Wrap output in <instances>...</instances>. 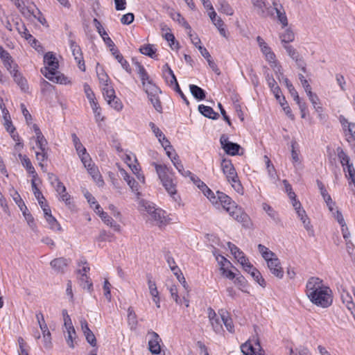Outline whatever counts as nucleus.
Here are the masks:
<instances>
[{
	"label": "nucleus",
	"mask_w": 355,
	"mask_h": 355,
	"mask_svg": "<svg viewBox=\"0 0 355 355\" xmlns=\"http://www.w3.org/2000/svg\"><path fill=\"white\" fill-rule=\"evenodd\" d=\"M209 318L214 331L216 334H221L223 331L221 318L217 317L215 311L211 309L209 311Z\"/></svg>",
	"instance_id": "obj_19"
},
{
	"label": "nucleus",
	"mask_w": 355,
	"mask_h": 355,
	"mask_svg": "<svg viewBox=\"0 0 355 355\" xmlns=\"http://www.w3.org/2000/svg\"><path fill=\"white\" fill-rule=\"evenodd\" d=\"M150 219L153 220L155 224L160 228L165 227L173 220V218L171 217L170 214H167L166 211L160 208L157 209Z\"/></svg>",
	"instance_id": "obj_8"
},
{
	"label": "nucleus",
	"mask_w": 355,
	"mask_h": 355,
	"mask_svg": "<svg viewBox=\"0 0 355 355\" xmlns=\"http://www.w3.org/2000/svg\"><path fill=\"white\" fill-rule=\"evenodd\" d=\"M341 299L348 310L350 311L352 314H354L355 302H354L353 297L348 292L343 291L341 295Z\"/></svg>",
	"instance_id": "obj_32"
},
{
	"label": "nucleus",
	"mask_w": 355,
	"mask_h": 355,
	"mask_svg": "<svg viewBox=\"0 0 355 355\" xmlns=\"http://www.w3.org/2000/svg\"><path fill=\"white\" fill-rule=\"evenodd\" d=\"M264 159H266L268 175L271 179L275 180L277 178V173L273 164H271L270 159L266 155L264 157Z\"/></svg>",
	"instance_id": "obj_48"
},
{
	"label": "nucleus",
	"mask_w": 355,
	"mask_h": 355,
	"mask_svg": "<svg viewBox=\"0 0 355 355\" xmlns=\"http://www.w3.org/2000/svg\"><path fill=\"white\" fill-rule=\"evenodd\" d=\"M102 92L105 101L107 102L110 99L115 98V91L111 85H105L102 87Z\"/></svg>",
	"instance_id": "obj_42"
},
{
	"label": "nucleus",
	"mask_w": 355,
	"mask_h": 355,
	"mask_svg": "<svg viewBox=\"0 0 355 355\" xmlns=\"http://www.w3.org/2000/svg\"><path fill=\"white\" fill-rule=\"evenodd\" d=\"M284 48L286 49L287 54L297 62L300 61V56L297 50L290 44H284Z\"/></svg>",
	"instance_id": "obj_41"
},
{
	"label": "nucleus",
	"mask_w": 355,
	"mask_h": 355,
	"mask_svg": "<svg viewBox=\"0 0 355 355\" xmlns=\"http://www.w3.org/2000/svg\"><path fill=\"white\" fill-rule=\"evenodd\" d=\"M94 24L96 28L97 32L102 37L103 40L104 41L105 44L107 46H114V42L112 40V39L109 37L107 33L103 27L101 23L96 18L93 20Z\"/></svg>",
	"instance_id": "obj_20"
},
{
	"label": "nucleus",
	"mask_w": 355,
	"mask_h": 355,
	"mask_svg": "<svg viewBox=\"0 0 355 355\" xmlns=\"http://www.w3.org/2000/svg\"><path fill=\"white\" fill-rule=\"evenodd\" d=\"M84 87V92L85 93V95L89 102V104L92 103V102L96 101L95 95L89 87V85L87 83H85L83 85Z\"/></svg>",
	"instance_id": "obj_59"
},
{
	"label": "nucleus",
	"mask_w": 355,
	"mask_h": 355,
	"mask_svg": "<svg viewBox=\"0 0 355 355\" xmlns=\"http://www.w3.org/2000/svg\"><path fill=\"white\" fill-rule=\"evenodd\" d=\"M190 92L198 101H202L206 97V92L201 87L196 85H189Z\"/></svg>",
	"instance_id": "obj_33"
},
{
	"label": "nucleus",
	"mask_w": 355,
	"mask_h": 355,
	"mask_svg": "<svg viewBox=\"0 0 355 355\" xmlns=\"http://www.w3.org/2000/svg\"><path fill=\"white\" fill-rule=\"evenodd\" d=\"M216 6L218 10L221 13L225 14L228 16L234 15V9L227 0H218Z\"/></svg>",
	"instance_id": "obj_30"
},
{
	"label": "nucleus",
	"mask_w": 355,
	"mask_h": 355,
	"mask_svg": "<svg viewBox=\"0 0 355 355\" xmlns=\"http://www.w3.org/2000/svg\"><path fill=\"white\" fill-rule=\"evenodd\" d=\"M267 266L270 272L278 279H282L284 277V270L281 266V262L277 258L273 259L267 263Z\"/></svg>",
	"instance_id": "obj_18"
},
{
	"label": "nucleus",
	"mask_w": 355,
	"mask_h": 355,
	"mask_svg": "<svg viewBox=\"0 0 355 355\" xmlns=\"http://www.w3.org/2000/svg\"><path fill=\"white\" fill-rule=\"evenodd\" d=\"M253 9L262 17H272L273 12L270 11L268 3L266 0H250Z\"/></svg>",
	"instance_id": "obj_9"
},
{
	"label": "nucleus",
	"mask_w": 355,
	"mask_h": 355,
	"mask_svg": "<svg viewBox=\"0 0 355 355\" xmlns=\"http://www.w3.org/2000/svg\"><path fill=\"white\" fill-rule=\"evenodd\" d=\"M306 294L309 300L317 306L327 308L332 304L333 295L329 287L318 277H311L306 285Z\"/></svg>",
	"instance_id": "obj_1"
},
{
	"label": "nucleus",
	"mask_w": 355,
	"mask_h": 355,
	"mask_svg": "<svg viewBox=\"0 0 355 355\" xmlns=\"http://www.w3.org/2000/svg\"><path fill=\"white\" fill-rule=\"evenodd\" d=\"M70 263L71 260L69 259L59 257L53 259L50 262V265L54 270L55 272L58 274H64Z\"/></svg>",
	"instance_id": "obj_15"
},
{
	"label": "nucleus",
	"mask_w": 355,
	"mask_h": 355,
	"mask_svg": "<svg viewBox=\"0 0 355 355\" xmlns=\"http://www.w3.org/2000/svg\"><path fill=\"white\" fill-rule=\"evenodd\" d=\"M220 143L222 148L227 155L232 156L239 155V150L241 148V146L236 143L229 141V138L227 135H223L220 137Z\"/></svg>",
	"instance_id": "obj_10"
},
{
	"label": "nucleus",
	"mask_w": 355,
	"mask_h": 355,
	"mask_svg": "<svg viewBox=\"0 0 355 355\" xmlns=\"http://www.w3.org/2000/svg\"><path fill=\"white\" fill-rule=\"evenodd\" d=\"M209 201L218 209L221 206L231 217L238 223H241L243 226H249L250 223L249 216L225 193L219 191H216V193L211 196Z\"/></svg>",
	"instance_id": "obj_2"
},
{
	"label": "nucleus",
	"mask_w": 355,
	"mask_h": 355,
	"mask_svg": "<svg viewBox=\"0 0 355 355\" xmlns=\"http://www.w3.org/2000/svg\"><path fill=\"white\" fill-rule=\"evenodd\" d=\"M82 163L87 168L88 173L92 176L94 181L98 187H103L105 184L102 175H101L98 167L93 163L90 156H87V159L83 158Z\"/></svg>",
	"instance_id": "obj_7"
},
{
	"label": "nucleus",
	"mask_w": 355,
	"mask_h": 355,
	"mask_svg": "<svg viewBox=\"0 0 355 355\" xmlns=\"http://www.w3.org/2000/svg\"><path fill=\"white\" fill-rule=\"evenodd\" d=\"M320 194L322 196L324 200L325 201L329 211L333 212L334 207L335 206V202L332 200L331 196L329 194L327 189L320 191Z\"/></svg>",
	"instance_id": "obj_44"
},
{
	"label": "nucleus",
	"mask_w": 355,
	"mask_h": 355,
	"mask_svg": "<svg viewBox=\"0 0 355 355\" xmlns=\"http://www.w3.org/2000/svg\"><path fill=\"white\" fill-rule=\"evenodd\" d=\"M139 51L146 55H148L152 58L155 55V49H154L153 45L148 44L141 46Z\"/></svg>",
	"instance_id": "obj_52"
},
{
	"label": "nucleus",
	"mask_w": 355,
	"mask_h": 355,
	"mask_svg": "<svg viewBox=\"0 0 355 355\" xmlns=\"http://www.w3.org/2000/svg\"><path fill=\"white\" fill-rule=\"evenodd\" d=\"M245 271L249 273L253 279L261 287L265 288L266 286V281L263 278L261 272L255 267H254L253 265L251 266H248V269Z\"/></svg>",
	"instance_id": "obj_25"
},
{
	"label": "nucleus",
	"mask_w": 355,
	"mask_h": 355,
	"mask_svg": "<svg viewBox=\"0 0 355 355\" xmlns=\"http://www.w3.org/2000/svg\"><path fill=\"white\" fill-rule=\"evenodd\" d=\"M143 87L154 108L158 112H162V106L159 98V94L161 93L159 88L153 81L147 82Z\"/></svg>",
	"instance_id": "obj_5"
},
{
	"label": "nucleus",
	"mask_w": 355,
	"mask_h": 355,
	"mask_svg": "<svg viewBox=\"0 0 355 355\" xmlns=\"http://www.w3.org/2000/svg\"><path fill=\"white\" fill-rule=\"evenodd\" d=\"M91 107L93 110V112L95 116V119L96 121H103V118L101 116V107L98 105V103L96 101L92 102L90 103Z\"/></svg>",
	"instance_id": "obj_57"
},
{
	"label": "nucleus",
	"mask_w": 355,
	"mask_h": 355,
	"mask_svg": "<svg viewBox=\"0 0 355 355\" xmlns=\"http://www.w3.org/2000/svg\"><path fill=\"white\" fill-rule=\"evenodd\" d=\"M116 60L121 64V67H123V69L124 70H125V71H127L129 73H131L130 66L128 62L123 58V56L122 55V54L118 55L116 56Z\"/></svg>",
	"instance_id": "obj_64"
},
{
	"label": "nucleus",
	"mask_w": 355,
	"mask_h": 355,
	"mask_svg": "<svg viewBox=\"0 0 355 355\" xmlns=\"http://www.w3.org/2000/svg\"><path fill=\"white\" fill-rule=\"evenodd\" d=\"M31 187H32L33 192L35 198L38 200V202L40 205V207H43V203L45 201V198H44V196L42 195V192L40 191V189L37 187L35 179H33L31 181Z\"/></svg>",
	"instance_id": "obj_39"
},
{
	"label": "nucleus",
	"mask_w": 355,
	"mask_h": 355,
	"mask_svg": "<svg viewBox=\"0 0 355 355\" xmlns=\"http://www.w3.org/2000/svg\"><path fill=\"white\" fill-rule=\"evenodd\" d=\"M221 170L225 175L227 181L231 184L232 188L239 193H242L243 187L239 179L237 172L229 159H223L220 162Z\"/></svg>",
	"instance_id": "obj_4"
},
{
	"label": "nucleus",
	"mask_w": 355,
	"mask_h": 355,
	"mask_svg": "<svg viewBox=\"0 0 355 355\" xmlns=\"http://www.w3.org/2000/svg\"><path fill=\"white\" fill-rule=\"evenodd\" d=\"M166 67L167 68V70H168L167 71L168 72V74L171 76V85H174V90L177 93H178V94L180 96V97L184 101V102L187 105H189V101H188L187 98L186 97V96L184 94V93L181 90L173 70L171 69V67H168L167 66Z\"/></svg>",
	"instance_id": "obj_23"
},
{
	"label": "nucleus",
	"mask_w": 355,
	"mask_h": 355,
	"mask_svg": "<svg viewBox=\"0 0 355 355\" xmlns=\"http://www.w3.org/2000/svg\"><path fill=\"white\" fill-rule=\"evenodd\" d=\"M168 291L170 292L171 297L175 300L177 304L181 305L182 304V298L180 297L178 295V288L175 285H171L168 287Z\"/></svg>",
	"instance_id": "obj_46"
},
{
	"label": "nucleus",
	"mask_w": 355,
	"mask_h": 355,
	"mask_svg": "<svg viewBox=\"0 0 355 355\" xmlns=\"http://www.w3.org/2000/svg\"><path fill=\"white\" fill-rule=\"evenodd\" d=\"M150 336L148 340V349L153 354H159L161 352L160 343L162 339L159 336L155 331H150L148 332Z\"/></svg>",
	"instance_id": "obj_12"
},
{
	"label": "nucleus",
	"mask_w": 355,
	"mask_h": 355,
	"mask_svg": "<svg viewBox=\"0 0 355 355\" xmlns=\"http://www.w3.org/2000/svg\"><path fill=\"white\" fill-rule=\"evenodd\" d=\"M16 29L23 37H24L26 40H28L29 42L31 43V45L36 48L38 41L33 38V37L29 33L24 24L17 22Z\"/></svg>",
	"instance_id": "obj_21"
},
{
	"label": "nucleus",
	"mask_w": 355,
	"mask_h": 355,
	"mask_svg": "<svg viewBox=\"0 0 355 355\" xmlns=\"http://www.w3.org/2000/svg\"><path fill=\"white\" fill-rule=\"evenodd\" d=\"M97 76L102 87L110 85V78L103 69L97 70Z\"/></svg>",
	"instance_id": "obj_47"
},
{
	"label": "nucleus",
	"mask_w": 355,
	"mask_h": 355,
	"mask_svg": "<svg viewBox=\"0 0 355 355\" xmlns=\"http://www.w3.org/2000/svg\"><path fill=\"white\" fill-rule=\"evenodd\" d=\"M279 37L282 43L284 44H288L295 40V35L290 28H286L280 34Z\"/></svg>",
	"instance_id": "obj_37"
},
{
	"label": "nucleus",
	"mask_w": 355,
	"mask_h": 355,
	"mask_svg": "<svg viewBox=\"0 0 355 355\" xmlns=\"http://www.w3.org/2000/svg\"><path fill=\"white\" fill-rule=\"evenodd\" d=\"M44 62L46 66L44 70H42V73L49 80H53V76L58 72V62L51 52H48L45 54Z\"/></svg>",
	"instance_id": "obj_6"
},
{
	"label": "nucleus",
	"mask_w": 355,
	"mask_h": 355,
	"mask_svg": "<svg viewBox=\"0 0 355 355\" xmlns=\"http://www.w3.org/2000/svg\"><path fill=\"white\" fill-rule=\"evenodd\" d=\"M198 111L205 117L209 119H216L218 116V114L214 112L213 108L209 106L199 105Z\"/></svg>",
	"instance_id": "obj_34"
},
{
	"label": "nucleus",
	"mask_w": 355,
	"mask_h": 355,
	"mask_svg": "<svg viewBox=\"0 0 355 355\" xmlns=\"http://www.w3.org/2000/svg\"><path fill=\"white\" fill-rule=\"evenodd\" d=\"M256 40L260 48V50L261 53L263 54L266 60L268 62H274V59L276 58V56L273 51L271 50L270 47L268 45V44L261 36H257Z\"/></svg>",
	"instance_id": "obj_16"
},
{
	"label": "nucleus",
	"mask_w": 355,
	"mask_h": 355,
	"mask_svg": "<svg viewBox=\"0 0 355 355\" xmlns=\"http://www.w3.org/2000/svg\"><path fill=\"white\" fill-rule=\"evenodd\" d=\"M142 207L144 208V209L146 211V212L150 216V218L154 214V213L159 208H156L154 205V204L149 202H142Z\"/></svg>",
	"instance_id": "obj_62"
},
{
	"label": "nucleus",
	"mask_w": 355,
	"mask_h": 355,
	"mask_svg": "<svg viewBox=\"0 0 355 355\" xmlns=\"http://www.w3.org/2000/svg\"><path fill=\"white\" fill-rule=\"evenodd\" d=\"M221 320L226 327L227 330L230 333L234 332V326L233 324L232 319L230 317L228 312L220 310L219 311Z\"/></svg>",
	"instance_id": "obj_28"
},
{
	"label": "nucleus",
	"mask_w": 355,
	"mask_h": 355,
	"mask_svg": "<svg viewBox=\"0 0 355 355\" xmlns=\"http://www.w3.org/2000/svg\"><path fill=\"white\" fill-rule=\"evenodd\" d=\"M307 96L315 110L318 112L321 111L322 107L320 105V100L318 96L313 92L309 94Z\"/></svg>",
	"instance_id": "obj_53"
},
{
	"label": "nucleus",
	"mask_w": 355,
	"mask_h": 355,
	"mask_svg": "<svg viewBox=\"0 0 355 355\" xmlns=\"http://www.w3.org/2000/svg\"><path fill=\"white\" fill-rule=\"evenodd\" d=\"M270 67L272 68L275 73L276 74L277 78L279 79V81H281L282 80H284V73H283V71H282V66L277 62V60L276 58L274 59V62H268Z\"/></svg>",
	"instance_id": "obj_40"
},
{
	"label": "nucleus",
	"mask_w": 355,
	"mask_h": 355,
	"mask_svg": "<svg viewBox=\"0 0 355 355\" xmlns=\"http://www.w3.org/2000/svg\"><path fill=\"white\" fill-rule=\"evenodd\" d=\"M338 151V157L340 159V164L343 166L344 171H345V168L348 167V166H352V164H350L349 157L344 152V150L340 148L337 149Z\"/></svg>",
	"instance_id": "obj_38"
},
{
	"label": "nucleus",
	"mask_w": 355,
	"mask_h": 355,
	"mask_svg": "<svg viewBox=\"0 0 355 355\" xmlns=\"http://www.w3.org/2000/svg\"><path fill=\"white\" fill-rule=\"evenodd\" d=\"M198 50L203 56L206 60L208 62V64L209 67L217 74L220 73L219 69L218 68L216 64L214 62V61L212 60L211 55L209 54V51L207 50V49L202 46H198Z\"/></svg>",
	"instance_id": "obj_26"
},
{
	"label": "nucleus",
	"mask_w": 355,
	"mask_h": 355,
	"mask_svg": "<svg viewBox=\"0 0 355 355\" xmlns=\"http://www.w3.org/2000/svg\"><path fill=\"white\" fill-rule=\"evenodd\" d=\"M262 208L268 214V216L275 223H279L280 222L279 216L277 211H276L270 205L264 202L262 204Z\"/></svg>",
	"instance_id": "obj_35"
},
{
	"label": "nucleus",
	"mask_w": 355,
	"mask_h": 355,
	"mask_svg": "<svg viewBox=\"0 0 355 355\" xmlns=\"http://www.w3.org/2000/svg\"><path fill=\"white\" fill-rule=\"evenodd\" d=\"M69 46L78 68L82 71H85V64L80 47L73 40H69Z\"/></svg>",
	"instance_id": "obj_11"
},
{
	"label": "nucleus",
	"mask_w": 355,
	"mask_h": 355,
	"mask_svg": "<svg viewBox=\"0 0 355 355\" xmlns=\"http://www.w3.org/2000/svg\"><path fill=\"white\" fill-rule=\"evenodd\" d=\"M171 17L173 20L178 21L182 26H183L187 30H190L191 26L186 21V19L179 12H174L171 15Z\"/></svg>",
	"instance_id": "obj_50"
},
{
	"label": "nucleus",
	"mask_w": 355,
	"mask_h": 355,
	"mask_svg": "<svg viewBox=\"0 0 355 355\" xmlns=\"http://www.w3.org/2000/svg\"><path fill=\"white\" fill-rule=\"evenodd\" d=\"M162 31H168L164 35V38L168 42L170 46L173 48V46L175 44V38L174 35L171 32V29L166 26H164L162 28Z\"/></svg>",
	"instance_id": "obj_49"
},
{
	"label": "nucleus",
	"mask_w": 355,
	"mask_h": 355,
	"mask_svg": "<svg viewBox=\"0 0 355 355\" xmlns=\"http://www.w3.org/2000/svg\"><path fill=\"white\" fill-rule=\"evenodd\" d=\"M48 150H40L35 153L36 159L39 162V164L41 167L44 166L43 162L46 161L48 159Z\"/></svg>",
	"instance_id": "obj_63"
},
{
	"label": "nucleus",
	"mask_w": 355,
	"mask_h": 355,
	"mask_svg": "<svg viewBox=\"0 0 355 355\" xmlns=\"http://www.w3.org/2000/svg\"><path fill=\"white\" fill-rule=\"evenodd\" d=\"M76 150L82 161L83 158L87 159V156H89V155L87 153L86 148L83 146L80 143H78L76 146H74Z\"/></svg>",
	"instance_id": "obj_60"
},
{
	"label": "nucleus",
	"mask_w": 355,
	"mask_h": 355,
	"mask_svg": "<svg viewBox=\"0 0 355 355\" xmlns=\"http://www.w3.org/2000/svg\"><path fill=\"white\" fill-rule=\"evenodd\" d=\"M128 320L129 324L132 326L131 328L135 327L137 324V315L132 309V308L129 307L128 309Z\"/></svg>",
	"instance_id": "obj_55"
},
{
	"label": "nucleus",
	"mask_w": 355,
	"mask_h": 355,
	"mask_svg": "<svg viewBox=\"0 0 355 355\" xmlns=\"http://www.w3.org/2000/svg\"><path fill=\"white\" fill-rule=\"evenodd\" d=\"M173 164L178 172L184 177H189L191 178V175L193 174L191 173V171L188 170H185L182 162L178 159V161L173 160Z\"/></svg>",
	"instance_id": "obj_43"
},
{
	"label": "nucleus",
	"mask_w": 355,
	"mask_h": 355,
	"mask_svg": "<svg viewBox=\"0 0 355 355\" xmlns=\"http://www.w3.org/2000/svg\"><path fill=\"white\" fill-rule=\"evenodd\" d=\"M64 327L67 333V335L65 336L66 342L69 347L73 348V340L76 338V333L70 316H67L65 319Z\"/></svg>",
	"instance_id": "obj_14"
},
{
	"label": "nucleus",
	"mask_w": 355,
	"mask_h": 355,
	"mask_svg": "<svg viewBox=\"0 0 355 355\" xmlns=\"http://www.w3.org/2000/svg\"><path fill=\"white\" fill-rule=\"evenodd\" d=\"M10 74L12 75L14 81L20 87L21 89L26 92L28 89V83L26 79L18 71V65L15 64Z\"/></svg>",
	"instance_id": "obj_17"
},
{
	"label": "nucleus",
	"mask_w": 355,
	"mask_h": 355,
	"mask_svg": "<svg viewBox=\"0 0 355 355\" xmlns=\"http://www.w3.org/2000/svg\"><path fill=\"white\" fill-rule=\"evenodd\" d=\"M107 103L115 110L116 111H121L123 109V103L121 101L115 96V98H113L112 99H110L109 101H107Z\"/></svg>",
	"instance_id": "obj_56"
},
{
	"label": "nucleus",
	"mask_w": 355,
	"mask_h": 355,
	"mask_svg": "<svg viewBox=\"0 0 355 355\" xmlns=\"http://www.w3.org/2000/svg\"><path fill=\"white\" fill-rule=\"evenodd\" d=\"M291 146V159L292 163L295 168L301 166V159L300 155L299 146L296 141H292Z\"/></svg>",
	"instance_id": "obj_22"
},
{
	"label": "nucleus",
	"mask_w": 355,
	"mask_h": 355,
	"mask_svg": "<svg viewBox=\"0 0 355 355\" xmlns=\"http://www.w3.org/2000/svg\"><path fill=\"white\" fill-rule=\"evenodd\" d=\"M101 218L105 225L112 228L115 232H121V225L110 216L107 212L102 211Z\"/></svg>",
	"instance_id": "obj_27"
},
{
	"label": "nucleus",
	"mask_w": 355,
	"mask_h": 355,
	"mask_svg": "<svg viewBox=\"0 0 355 355\" xmlns=\"http://www.w3.org/2000/svg\"><path fill=\"white\" fill-rule=\"evenodd\" d=\"M18 157L21 160L22 166L26 169L28 173L33 175V179H35L37 176V173L30 159L26 155H23L20 153L18 155Z\"/></svg>",
	"instance_id": "obj_31"
},
{
	"label": "nucleus",
	"mask_w": 355,
	"mask_h": 355,
	"mask_svg": "<svg viewBox=\"0 0 355 355\" xmlns=\"http://www.w3.org/2000/svg\"><path fill=\"white\" fill-rule=\"evenodd\" d=\"M273 10L275 11L277 19L278 22L281 24L282 28L286 27L288 24V21L283 6H279L277 8H275Z\"/></svg>",
	"instance_id": "obj_29"
},
{
	"label": "nucleus",
	"mask_w": 355,
	"mask_h": 355,
	"mask_svg": "<svg viewBox=\"0 0 355 355\" xmlns=\"http://www.w3.org/2000/svg\"><path fill=\"white\" fill-rule=\"evenodd\" d=\"M215 26L218 28L220 34L225 37H228V34L224 28L225 24L220 17L217 18V21L214 24Z\"/></svg>",
	"instance_id": "obj_58"
},
{
	"label": "nucleus",
	"mask_w": 355,
	"mask_h": 355,
	"mask_svg": "<svg viewBox=\"0 0 355 355\" xmlns=\"http://www.w3.org/2000/svg\"><path fill=\"white\" fill-rule=\"evenodd\" d=\"M136 66L137 68L138 74L139 75L140 79L141 80L142 85L146 84L147 82L152 81L143 65H141L139 62H136Z\"/></svg>",
	"instance_id": "obj_36"
},
{
	"label": "nucleus",
	"mask_w": 355,
	"mask_h": 355,
	"mask_svg": "<svg viewBox=\"0 0 355 355\" xmlns=\"http://www.w3.org/2000/svg\"><path fill=\"white\" fill-rule=\"evenodd\" d=\"M58 196H59V200L60 201H62L64 202V204L68 206V207H71V205H72V198L71 196L67 192V190L63 192V193H61L60 194H58Z\"/></svg>",
	"instance_id": "obj_61"
},
{
	"label": "nucleus",
	"mask_w": 355,
	"mask_h": 355,
	"mask_svg": "<svg viewBox=\"0 0 355 355\" xmlns=\"http://www.w3.org/2000/svg\"><path fill=\"white\" fill-rule=\"evenodd\" d=\"M191 180L202 191L209 200L214 195V193L196 175H191Z\"/></svg>",
	"instance_id": "obj_24"
},
{
	"label": "nucleus",
	"mask_w": 355,
	"mask_h": 355,
	"mask_svg": "<svg viewBox=\"0 0 355 355\" xmlns=\"http://www.w3.org/2000/svg\"><path fill=\"white\" fill-rule=\"evenodd\" d=\"M156 172L163 187L173 200L180 205V196L177 194V182L173 178L172 169L164 164L153 163Z\"/></svg>",
	"instance_id": "obj_3"
},
{
	"label": "nucleus",
	"mask_w": 355,
	"mask_h": 355,
	"mask_svg": "<svg viewBox=\"0 0 355 355\" xmlns=\"http://www.w3.org/2000/svg\"><path fill=\"white\" fill-rule=\"evenodd\" d=\"M285 83V85L289 91L291 96L293 98L294 101H298L299 95L295 87H293V84L289 81V80L287 78H284V80Z\"/></svg>",
	"instance_id": "obj_51"
},
{
	"label": "nucleus",
	"mask_w": 355,
	"mask_h": 355,
	"mask_svg": "<svg viewBox=\"0 0 355 355\" xmlns=\"http://www.w3.org/2000/svg\"><path fill=\"white\" fill-rule=\"evenodd\" d=\"M80 284L83 288L91 291L93 286L92 283L89 280V277L86 274H82L79 278Z\"/></svg>",
	"instance_id": "obj_45"
},
{
	"label": "nucleus",
	"mask_w": 355,
	"mask_h": 355,
	"mask_svg": "<svg viewBox=\"0 0 355 355\" xmlns=\"http://www.w3.org/2000/svg\"><path fill=\"white\" fill-rule=\"evenodd\" d=\"M241 352L244 355H263L261 345L258 341L252 344L247 341L241 346Z\"/></svg>",
	"instance_id": "obj_13"
},
{
	"label": "nucleus",
	"mask_w": 355,
	"mask_h": 355,
	"mask_svg": "<svg viewBox=\"0 0 355 355\" xmlns=\"http://www.w3.org/2000/svg\"><path fill=\"white\" fill-rule=\"evenodd\" d=\"M45 218L51 229L53 230H60L61 229L58 220L52 215H49Z\"/></svg>",
	"instance_id": "obj_54"
}]
</instances>
